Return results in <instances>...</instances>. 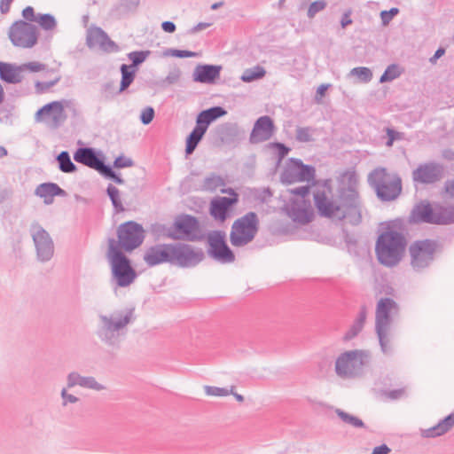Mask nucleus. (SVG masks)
<instances>
[{"mask_svg": "<svg viewBox=\"0 0 454 454\" xmlns=\"http://www.w3.org/2000/svg\"><path fill=\"white\" fill-rule=\"evenodd\" d=\"M375 242V255L380 264L392 268L403 259L407 247L405 223L402 218L382 222Z\"/></svg>", "mask_w": 454, "mask_h": 454, "instance_id": "f257e3e1", "label": "nucleus"}, {"mask_svg": "<svg viewBox=\"0 0 454 454\" xmlns=\"http://www.w3.org/2000/svg\"><path fill=\"white\" fill-rule=\"evenodd\" d=\"M117 239H107V251L131 253L145 241V231L141 223L129 220L121 223L116 231Z\"/></svg>", "mask_w": 454, "mask_h": 454, "instance_id": "f03ea898", "label": "nucleus"}, {"mask_svg": "<svg viewBox=\"0 0 454 454\" xmlns=\"http://www.w3.org/2000/svg\"><path fill=\"white\" fill-rule=\"evenodd\" d=\"M134 308H125L113 312L111 315H100V325L97 335L101 341L108 346H114L119 337V331L123 329L135 318Z\"/></svg>", "mask_w": 454, "mask_h": 454, "instance_id": "7ed1b4c3", "label": "nucleus"}, {"mask_svg": "<svg viewBox=\"0 0 454 454\" xmlns=\"http://www.w3.org/2000/svg\"><path fill=\"white\" fill-rule=\"evenodd\" d=\"M162 235L174 240L201 241L206 235L202 232L199 219L192 215L182 214L176 217L172 225L166 228L159 226Z\"/></svg>", "mask_w": 454, "mask_h": 454, "instance_id": "20e7f679", "label": "nucleus"}, {"mask_svg": "<svg viewBox=\"0 0 454 454\" xmlns=\"http://www.w3.org/2000/svg\"><path fill=\"white\" fill-rule=\"evenodd\" d=\"M442 252V246L437 239H417L409 247L411 267L416 272H422L433 264L436 255Z\"/></svg>", "mask_w": 454, "mask_h": 454, "instance_id": "39448f33", "label": "nucleus"}, {"mask_svg": "<svg viewBox=\"0 0 454 454\" xmlns=\"http://www.w3.org/2000/svg\"><path fill=\"white\" fill-rule=\"evenodd\" d=\"M368 184L383 202L395 200L402 192L401 178L398 176L390 177L385 168L373 169L368 175Z\"/></svg>", "mask_w": 454, "mask_h": 454, "instance_id": "423d86ee", "label": "nucleus"}, {"mask_svg": "<svg viewBox=\"0 0 454 454\" xmlns=\"http://www.w3.org/2000/svg\"><path fill=\"white\" fill-rule=\"evenodd\" d=\"M106 259L111 269V282L115 288L128 287L134 283L137 273L126 254L106 251Z\"/></svg>", "mask_w": 454, "mask_h": 454, "instance_id": "0eeeda50", "label": "nucleus"}, {"mask_svg": "<svg viewBox=\"0 0 454 454\" xmlns=\"http://www.w3.org/2000/svg\"><path fill=\"white\" fill-rule=\"evenodd\" d=\"M260 229L258 215L249 211L241 217L237 218L230 232V241L233 247H240L252 242Z\"/></svg>", "mask_w": 454, "mask_h": 454, "instance_id": "6e6552de", "label": "nucleus"}, {"mask_svg": "<svg viewBox=\"0 0 454 454\" xmlns=\"http://www.w3.org/2000/svg\"><path fill=\"white\" fill-rule=\"evenodd\" d=\"M368 350L353 349L341 353L335 362V372L342 378H354L363 373L364 367L370 363Z\"/></svg>", "mask_w": 454, "mask_h": 454, "instance_id": "1a4fd4ad", "label": "nucleus"}, {"mask_svg": "<svg viewBox=\"0 0 454 454\" xmlns=\"http://www.w3.org/2000/svg\"><path fill=\"white\" fill-rule=\"evenodd\" d=\"M339 192V206L342 212L340 220L349 218V223L357 225L362 222L359 194L351 186L340 187Z\"/></svg>", "mask_w": 454, "mask_h": 454, "instance_id": "9d476101", "label": "nucleus"}, {"mask_svg": "<svg viewBox=\"0 0 454 454\" xmlns=\"http://www.w3.org/2000/svg\"><path fill=\"white\" fill-rule=\"evenodd\" d=\"M205 238L207 244V254L210 258L221 263L234 262L235 254L227 244L226 233L223 231H211Z\"/></svg>", "mask_w": 454, "mask_h": 454, "instance_id": "9b49d317", "label": "nucleus"}, {"mask_svg": "<svg viewBox=\"0 0 454 454\" xmlns=\"http://www.w3.org/2000/svg\"><path fill=\"white\" fill-rule=\"evenodd\" d=\"M37 27L22 20L15 21L10 27L9 38L17 47L32 48L38 41Z\"/></svg>", "mask_w": 454, "mask_h": 454, "instance_id": "f8f14e48", "label": "nucleus"}, {"mask_svg": "<svg viewBox=\"0 0 454 454\" xmlns=\"http://www.w3.org/2000/svg\"><path fill=\"white\" fill-rule=\"evenodd\" d=\"M205 254L201 248L194 249L187 243H173L172 264L180 268H193L201 262Z\"/></svg>", "mask_w": 454, "mask_h": 454, "instance_id": "ddd939ff", "label": "nucleus"}, {"mask_svg": "<svg viewBox=\"0 0 454 454\" xmlns=\"http://www.w3.org/2000/svg\"><path fill=\"white\" fill-rule=\"evenodd\" d=\"M31 235L40 262L50 261L54 254V243L49 232L38 223L31 224Z\"/></svg>", "mask_w": 454, "mask_h": 454, "instance_id": "4468645a", "label": "nucleus"}, {"mask_svg": "<svg viewBox=\"0 0 454 454\" xmlns=\"http://www.w3.org/2000/svg\"><path fill=\"white\" fill-rule=\"evenodd\" d=\"M74 160L78 163L97 170L98 173L106 165L103 152L90 146L77 148L74 153Z\"/></svg>", "mask_w": 454, "mask_h": 454, "instance_id": "2eb2a0df", "label": "nucleus"}, {"mask_svg": "<svg viewBox=\"0 0 454 454\" xmlns=\"http://www.w3.org/2000/svg\"><path fill=\"white\" fill-rule=\"evenodd\" d=\"M173 243L156 244L149 247L143 260L148 267L169 263L172 264Z\"/></svg>", "mask_w": 454, "mask_h": 454, "instance_id": "dca6fc26", "label": "nucleus"}, {"mask_svg": "<svg viewBox=\"0 0 454 454\" xmlns=\"http://www.w3.org/2000/svg\"><path fill=\"white\" fill-rule=\"evenodd\" d=\"M443 175V167L436 162L420 163L412 171L414 183L432 184L438 182Z\"/></svg>", "mask_w": 454, "mask_h": 454, "instance_id": "f3484780", "label": "nucleus"}, {"mask_svg": "<svg viewBox=\"0 0 454 454\" xmlns=\"http://www.w3.org/2000/svg\"><path fill=\"white\" fill-rule=\"evenodd\" d=\"M86 45L91 49L95 46L106 52H116L119 51L118 44L114 42L107 33L100 27L91 26L86 34Z\"/></svg>", "mask_w": 454, "mask_h": 454, "instance_id": "a211bd4d", "label": "nucleus"}, {"mask_svg": "<svg viewBox=\"0 0 454 454\" xmlns=\"http://www.w3.org/2000/svg\"><path fill=\"white\" fill-rule=\"evenodd\" d=\"M314 205L317 208L318 215L329 219L337 218L342 213L339 204L327 198L324 189L317 188L313 192Z\"/></svg>", "mask_w": 454, "mask_h": 454, "instance_id": "6ab92c4d", "label": "nucleus"}, {"mask_svg": "<svg viewBox=\"0 0 454 454\" xmlns=\"http://www.w3.org/2000/svg\"><path fill=\"white\" fill-rule=\"evenodd\" d=\"M276 129L274 121L269 115H262L256 119L250 133L249 142L253 145L269 140Z\"/></svg>", "mask_w": 454, "mask_h": 454, "instance_id": "aec40b11", "label": "nucleus"}, {"mask_svg": "<svg viewBox=\"0 0 454 454\" xmlns=\"http://www.w3.org/2000/svg\"><path fill=\"white\" fill-rule=\"evenodd\" d=\"M46 116L51 118L54 128H59L67 119L63 104L57 100L45 104L36 111L35 119L42 121Z\"/></svg>", "mask_w": 454, "mask_h": 454, "instance_id": "412c9836", "label": "nucleus"}, {"mask_svg": "<svg viewBox=\"0 0 454 454\" xmlns=\"http://www.w3.org/2000/svg\"><path fill=\"white\" fill-rule=\"evenodd\" d=\"M238 199L227 197H215L210 201L209 215L219 223H224L230 216Z\"/></svg>", "mask_w": 454, "mask_h": 454, "instance_id": "4be33fe9", "label": "nucleus"}, {"mask_svg": "<svg viewBox=\"0 0 454 454\" xmlns=\"http://www.w3.org/2000/svg\"><path fill=\"white\" fill-rule=\"evenodd\" d=\"M436 206L432 207L427 200H422L416 204L410 213L408 221L410 223H431L435 224Z\"/></svg>", "mask_w": 454, "mask_h": 454, "instance_id": "5701e85b", "label": "nucleus"}, {"mask_svg": "<svg viewBox=\"0 0 454 454\" xmlns=\"http://www.w3.org/2000/svg\"><path fill=\"white\" fill-rule=\"evenodd\" d=\"M399 306L396 301L390 297L380 298L376 305L375 326L390 325L393 318L391 312H397Z\"/></svg>", "mask_w": 454, "mask_h": 454, "instance_id": "b1692460", "label": "nucleus"}, {"mask_svg": "<svg viewBox=\"0 0 454 454\" xmlns=\"http://www.w3.org/2000/svg\"><path fill=\"white\" fill-rule=\"evenodd\" d=\"M217 135L225 145H237L245 140L246 130L235 122H226L217 128Z\"/></svg>", "mask_w": 454, "mask_h": 454, "instance_id": "393cba45", "label": "nucleus"}, {"mask_svg": "<svg viewBox=\"0 0 454 454\" xmlns=\"http://www.w3.org/2000/svg\"><path fill=\"white\" fill-rule=\"evenodd\" d=\"M222 66L199 64L193 70L192 80L195 82L214 84L220 78Z\"/></svg>", "mask_w": 454, "mask_h": 454, "instance_id": "a878e982", "label": "nucleus"}, {"mask_svg": "<svg viewBox=\"0 0 454 454\" xmlns=\"http://www.w3.org/2000/svg\"><path fill=\"white\" fill-rule=\"evenodd\" d=\"M35 195L43 199L45 205H51L55 197H66L67 193L58 184L46 182L36 186Z\"/></svg>", "mask_w": 454, "mask_h": 454, "instance_id": "bb28decb", "label": "nucleus"}, {"mask_svg": "<svg viewBox=\"0 0 454 454\" xmlns=\"http://www.w3.org/2000/svg\"><path fill=\"white\" fill-rule=\"evenodd\" d=\"M21 65L0 61V79L9 84L20 83L23 80Z\"/></svg>", "mask_w": 454, "mask_h": 454, "instance_id": "cd10ccee", "label": "nucleus"}, {"mask_svg": "<svg viewBox=\"0 0 454 454\" xmlns=\"http://www.w3.org/2000/svg\"><path fill=\"white\" fill-rule=\"evenodd\" d=\"M366 317L367 308L365 305H362L356 319L353 321L348 330L344 333L342 337L343 341H349L353 340L363 331Z\"/></svg>", "mask_w": 454, "mask_h": 454, "instance_id": "c85d7f7f", "label": "nucleus"}, {"mask_svg": "<svg viewBox=\"0 0 454 454\" xmlns=\"http://www.w3.org/2000/svg\"><path fill=\"white\" fill-rule=\"evenodd\" d=\"M287 214L294 222L301 224H307L313 219V211L309 207H301L297 201L294 200Z\"/></svg>", "mask_w": 454, "mask_h": 454, "instance_id": "c756f323", "label": "nucleus"}, {"mask_svg": "<svg viewBox=\"0 0 454 454\" xmlns=\"http://www.w3.org/2000/svg\"><path fill=\"white\" fill-rule=\"evenodd\" d=\"M301 159L289 158L286 167L281 173V182L286 184H291L298 182L299 170H300Z\"/></svg>", "mask_w": 454, "mask_h": 454, "instance_id": "7c9ffc66", "label": "nucleus"}, {"mask_svg": "<svg viewBox=\"0 0 454 454\" xmlns=\"http://www.w3.org/2000/svg\"><path fill=\"white\" fill-rule=\"evenodd\" d=\"M390 325L375 326V333L379 340L380 350L385 355H390L393 352L391 346Z\"/></svg>", "mask_w": 454, "mask_h": 454, "instance_id": "2f4dec72", "label": "nucleus"}, {"mask_svg": "<svg viewBox=\"0 0 454 454\" xmlns=\"http://www.w3.org/2000/svg\"><path fill=\"white\" fill-rule=\"evenodd\" d=\"M435 224L445 225L454 223V206L436 204Z\"/></svg>", "mask_w": 454, "mask_h": 454, "instance_id": "473e14b6", "label": "nucleus"}, {"mask_svg": "<svg viewBox=\"0 0 454 454\" xmlns=\"http://www.w3.org/2000/svg\"><path fill=\"white\" fill-rule=\"evenodd\" d=\"M205 134L206 132L200 129L195 127L192 129L185 138L184 151L186 156L191 155L195 151L200 141L203 139Z\"/></svg>", "mask_w": 454, "mask_h": 454, "instance_id": "72a5a7b5", "label": "nucleus"}, {"mask_svg": "<svg viewBox=\"0 0 454 454\" xmlns=\"http://www.w3.org/2000/svg\"><path fill=\"white\" fill-rule=\"evenodd\" d=\"M137 69L129 67L127 64H121L120 67V72L121 74L119 92H123L126 90L131 83L134 82L136 77V73Z\"/></svg>", "mask_w": 454, "mask_h": 454, "instance_id": "f704fd0d", "label": "nucleus"}, {"mask_svg": "<svg viewBox=\"0 0 454 454\" xmlns=\"http://www.w3.org/2000/svg\"><path fill=\"white\" fill-rule=\"evenodd\" d=\"M300 166L298 182H307L311 185H317L319 181L316 179L315 167L309 164H304L301 160L300 161Z\"/></svg>", "mask_w": 454, "mask_h": 454, "instance_id": "c9c22d12", "label": "nucleus"}, {"mask_svg": "<svg viewBox=\"0 0 454 454\" xmlns=\"http://www.w3.org/2000/svg\"><path fill=\"white\" fill-rule=\"evenodd\" d=\"M182 75V71L177 66L170 68L168 75L159 81L153 82V85L165 89L169 85L176 84L179 82Z\"/></svg>", "mask_w": 454, "mask_h": 454, "instance_id": "e433bc0d", "label": "nucleus"}, {"mask_svg": "<svg viewBox=\"0 0 454 454\" xmlns=\"http://www.w3.org/2000/svg\"><path fill=\"white\" fill-rule=\"evenodd\" d=\"M59 164V168L63 173H74L77 170L76 165L71 160L69 153L67 151L60 152L56 157Z\"/></svg>", "mask_w": 454, "mask_h": 454, "instance_id": "4c0bfd02", "label": "nucleus"}, {"mask_svg": "<svg viewBox=\"0 0 454 454\" xmlns=\"http://www.w3.org/2000/svg\"><path fill=\"white\" fill-rule=\"evenodd\" d=\"M106 194L112 202L115 214H120L125 210L121 200L120 191L117 187L112 184H109L106 187Z\"/></svg>", "mask_w": 454, "mask_h": 454, "instance_id": "58836bf2", "label": "nucleus"}, {"mask_svg": "<svg viewBox=\"0 0 454 454\" xmlns=\"http://www.w3.org/2000/svg\"><path fill=\"white\" fill-rule=\"evenodd\" d=\"M266 70L260 66H255L252 68H247L240 76V80L244 82H251L265 76Z\"/></svg>", "mask_w": 454, "mask_h": 454, "instance_id": "ea45409f", "label": "nucleus"}, {"mask_svg": "<svg viewBox=\"0 0 454 454\" xmlns=\"http://www.w3.org/2000/svg\"><path fill=\"white\" fill-rule=\"evenodd\" d=\"M335 413L345 424L350 425L355 428H364L365 424L364 421L352 414L344 411L341 409H336Z\"/></svg>", "mask_w": 454, "mask_h": 454, "instance_id": "a19ab883", "label": "nucleus"}, {"mask_svg": "<svg viewBox=\"0 0 454 454\" xmlns=\"http://www.w3.org/2000/svg\"><path fill=\"white\" fill-rule=\"evenodd\" d=\"M36 23L45 31L54 30L57 27V20L51 13H37Z\"/></svg>", "mask_w": 454, "mask_h": 454, "instance_id": "79ce46f5", "label": "nucleus"}, {"mask_svg": "<svg viewBox=\"0 0 454 454\" xmlns=\"http://www.w3.org/2000/svg\"><path fill=\"white\" fill-rule=\"evenodd\" d=\"M402 74L400 67L397 64L393 63L387 67L381 76L380 77V82H389L398 78Z\"/></svg>", "mask_w": 454, "mask_h": 454, "instance_id": "37998d69", "label": "nucleus"}, {"mask_svg": "<svg viewBox=\"0 0 454 454\" xmlns=\"http://www.w3.org/2000/svg\"><path fill=\"white\" fill-rule=\"evenodd\" d=\"M151 51H134L128 54L129 59L131 61L129 67H132L138 70V67L144 63L146 59L150 56Z\"/></svg>", "mask_w": 454, "mask_h": 454, "instance_id": "c03bdc74", "label": "nucleus"}, {"mask_svg": "<svg viewBox=\"0 0 454 454\" xmlns=\"http://www.w3.org/2000/svg\"><path fill=\"white\" fill-rule=\"evenodd\" d=\"M100 93L101 99L103 101H110L114 99L115 96L121 94V92H119V89L116 90L114 82L110 81L101 85Z\"/></svg>", "mask_w": 454, "mask_h": 454, "instance_id": "a18cd8bd", "label": "nucleus"}, {"mask_svg": "<svg viewBox=\"0 0 454 454\" xmlns=\"http://www.w3.org/2000/svg\"><path fill=\"white\" fill-rule=\"evenodd\" d=\"M225 185L224 179L212 173L209 176H207L204 180L203 189L209 192H215L220 186Z\"/></svg>", "mask_w": 454, "mask_h": 454, "instance_id": "49530a36", "label": "nucleus"}, {"mask_svg": "<svg viewBox=\"0 0 454 454\" xmlns=\"http://www.w3.org/2000/svg\"><path fill=\"white\" fill-rule=\"evenodd\" d=\"M350 75L356 76L359 82L367 83L372 81L373 74L372 70L366 67H356L351 69Z\"/></svg>", "mask_w": 454, "mask_h": 454, "instance_id": "de8ad7c7", "label": "nucleus"}, {"mask_svg": "<svg viewBox=\"0 0 454 454\" xmlns=\"http://www.w3.org/2000/svg\"><path fill=\"white\" fill-rule=\"evenodd\" d=\"M99 174L117 184H123L125 182L121 175L114 170V167L109 164H106Z\"/></svg>", "mask_w": 454, "mask_h": 454, "instance_id": "09e8293b", "label": "nucleus"}, {"mask_svg": "<svg viewBox=\"0 0 454 454\" xmlns=\"http://www.w3.org/2000/svg\"><path fill=\"white\" fill-rule=\"evenodd\" d=\"M162 55L164 57H175L180 59L192 58L197 56V52L189 50H179L174 48L166 49Z\"/></svg>", "mask_w": 454, "mask_h": 454, "instance_id": "8fccbe9b", "label": "nucleus"}, {"mask_svg": "<svg viewBox=\"0 0 454 454\" xmlns=\"http://www.w3.org/2000/svg\"><path fill=\"white\" fill-rule=\"evenodd\" d=\"M140 0H121L115 8L121 14H127L134 12L139 5Z\"/></svg>", "mask_w": 454, "mask_h": 454, "instance_id": "3c124183", "label": "nucleus"}, {"mask_svg": "<svg viewBox=\"0 0 454 454\" xmlns=\"http://www.w3.org/2000/svg\"><path fill=\"white\" fill-rule=\"evenodd\" d=\"M212 120L209 118L207 114L205 112V110L200 111L195 121V128L200 129L203 130L204 132H207L209 125L212 123Z\"/></svg>", "mask_w": 454, "mask_h": 454, "instance_id": "603ef678", "label": "nucleus"}, {"mask_svg": "<svg viewBox=\"0 0 454 454\" xmlns=\"http://www.w3.org/2000/svg\"><path fill=\"white\" fill-rule=\"evenodd\" d=\"M442 434H445L454 427V412L448 414L435 425Z\"/></svg>", "mask_w": 454, "mask_h": 454, "instance_id": "864d4df0", "label": "nucleus"}, {"mask_svg": "<svg viewBox=\"0 0 454 454\" xmlns=\"http://www.w3.org/2000/svg\"><path fill=\"white\" fill-rule=\"evenodd\" d=\"M82 387L101 391L106 387L102 384L98 383L96 379L92 376H83L81 381V386Z\"/></svg>", "mask_w": 454, "mask_h": 454, "instance_id": "5fc2aeb1", "label": "nucleus"}, {"mask_svg": "<svg viewBox=\"0 0 454 454\" xmlns=\"http://www.w3.org/2000/svg\"><path fill=\"white\" fill-rule=\"evenodd\" d=\"M60 81V76L56 77L54 80L48 82L36 81L35 83V89L36 94H43L47 92L51 87L56 85Z\"/></svg>", "mask_w": 454, "mask_h": 454, "instance_id": "6e6d98bb", "label": "nucleus"}, {"mask_svg": "<svg viewBox=\"0 0 454 454\" xmlns=\"http://www.w3.org/2000/svg\"><path fill=\"white\" fill-rule=\"evenodd\" d=\"M311 127H298L296 129V139L299 142L308 143L313 141Z\"/></svg>", "mask_w": 454, "mask_h": 454, "instance_id": "4d7b16f0", "label": "nucleus"}, {"mask_svg": "<svg viewBox=\"0 0 454 454\" xmlns=\"http://www.w3.org/2000/svg\"><path fill=\"white\" fill-rule=\"evenodd\" d=\"M327 4L325 0H317L312 2L307 12V16L309 19H312L315 17V15L323 11L326 7Z\"/></svg>", "mask_w": 454, "mask_h": 454, "instance_id": "13d9d810", "label": "nucleus"}, {"mask_svg": "<svg viewBox=\"0 0 454 454\" xmlns=\"http://www.w3.org/2000/svg\"><path fill=\"white\" fill-rule=\"evenodd\" d=\"M400 12L399 8L392 7L389 10H383L380 12V16L383 26H387L390 21Z\"/></svg>", "mask_w": 454, "mask_h": 454, "instance_id": "bf43d9fd", "label": "nucleus"}, {"mask_svg": "<svg viewBox=\"0 0 454 454\" xmlns=\"http://www.w3.org/2000/svg\"><path fill=\"white\" fill-rule=\"evenodd\" d=\"M205 112L207 114L213 122L227 114L226 109L221 106H211L207 109H205Z\"/></svg>", "mask_w": 454, "mask_h": 454, "instance_id": "052dcab7", "label": "nucleus"}, {"mask_svg": "<svg viewBox=\"0 0 454 454\" xmlns=\"http://www.w3.org/2000/svg\"><path fill=\"white\" fill-rule=\"evenodd\" d=\"M205 393L207 395L213 396H227L230 395V393H232V388L229 390L226 387L205 386Z\"/></svg>", "mask_w": 454, "mask_h": 454, "instance_id": "680f3d73", "label": "nucleus"}, {"mask_svg": "<svg viewBox=\"0 0 454 454\" xmlns=\"http://www.w3.org/2000/svg\"><path fill=\"white\" fill-rule=\"evenodd\" d=\"M155 116V111L153 106L145 107L139 116V120L142 124L148 125L150 124Z\"/></svg>", "mask_w": 454, "mask_h": 454, "instance_id": "e2e57ef3", "label": "nucleus"}, {"mask_svg": "<svg viewBox=\"0 0 454 454\" xmlns=\"http://www.w3.org/2000/svg\"><path fill=\"white\" fill-rule=\"evenodd\" d=\"M270 146L277 149V154H278L277 164H279L281 162V160L288 154V153L291 150L287 145H286L285 144L280 143V142L271 143Z\"/></svg>", "mask_w": 454, "mask_h": 454, "instance_id": "0e129e2a", "label": "nucleus"}, {"mask_svg": "<svg viewBox=\"0 0 454 454\" xmlns=\"http://www.w3.org/2000/svg\"><path fill=\"white\" fill-rule=\"evenodd\" d=\"M134 165V161L131 158H128L123 154L117 156L114 159V165L112 167L116 168H129Z\"/></svg>", "mask_w": 454, "mask_h": 454, "instance_id": "69168bd1", "label": "nucleus"}, {"mask_svg": "<svg viewBox=\"0 0 454 454\" xmlns=\"http://www.w3.org/2000/svg\"><path fill=\"white\" fill-rule=\"evenodd\" d=\"M21 67H22L23 72L26 70H28L29 72H32V73H37V72L45 70L47 66L41 62L31 61V62H27V63L21 64Z\"/></svg>", "mask_w": 454, "mask_h": 454, "instance_id": "338daca9", "label": "nucleus"}, {"mask_svg": "<svg viewBox=\"0 0 454 454\" xmlns=\"http://www.w3.org/2000/svg\"><path fill=\"white\" fill-rule=\"evenodd\" d=\"M313 185H311L310 184H307L306 185H302V186H299V187H296L294 189H292L290 192H291L292 194L299 196L300 198H301L302 199V202L305 203L306 202L305 198L309 194L310 188Z\"/></svg>", "mask_w": 454, "mask_h": 454, "instance_id": "774afa93", "label": "nucleus"}]
</instances>
